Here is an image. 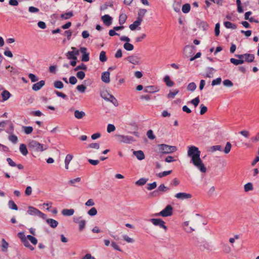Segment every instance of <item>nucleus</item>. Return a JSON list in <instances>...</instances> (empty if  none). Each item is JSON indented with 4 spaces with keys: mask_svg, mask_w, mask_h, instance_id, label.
<instances>
[{
    "mask_svg": "<svg viewBox=\"0 0 259 259\" xmlns=\"http://www.w3.org/2000/svg\"><path fill=\"white\" fill-rule=\"evenodd\" d=\"M28 146L30 150L36 152H42L48 148L47 145L40 144L35 140L30 141Z\"/></svg>",
    "mask_w": 259,
    "mask_h": 259,
    "instance_id": "1",
    "label": "nucleus"
},
{
    "mask_svg": "<svg viewBox=\"0 0 259 259\" xmlns=\"http://www.w3.org/2000/svg\"><path fill=\"white\" fill-rule=\"evenodd\" d=\"M200 154L201 152L197 147L191 146L188 147L187 155L191 158V162L200 158Z\"/></svg>",
    "mask_w": 259,
    "mask_h": 259,
    "instance_id": "2",
    "label": "nucleus"
},
{
    "mask_svg": "<svg viewBox=\"0 0 259 259\" xmlns=\"http://www.w3.org/2000/svg\"><path fill=\"white\" fill-rule=\"evenodd\" d=\"M158 147L160 152L163 154H169L177 150V148L176 146H169L164 144L158 145Z\"/></svg>",
    "mask_w": 259,
    "mask_h": 259,
    "instance_id": "3",
    "label": "nucleus"
},
{
    "mask_svg": "<svg viewBox=\"0 0 259 259\" xmlns=\"http://www.w3.org/2000/svg\"><path fill=\"white\" fill-rule=\"evenodd\" d=\"M115 137L120 143L131 144L136 141L133 137L130 136L116 135Z\"/></svg>",
    "mask_w": 259,
    "mask_h": 259,
    "instance_id": "4",
    "label": "nucleus"
},
{
    "mask_svg": "<svg viewBox=\"0 0 259 259\" xmlns=\"http://www.w3.org/2000/svg\"><path fill=\"white\" fill-rule=\"evenodd\" d=\"M27 213L31 215H37L43 219H46V214L33 206H29L28 207Z\"/></svg>",
    "mask_w": 259,
    "mask_h": 259,
    "instance_id": "5",
    "label": "nucleus"
},
{
    "mask_svg": "<svg viewBox=\"0 0 259 259\" xmlns=\"http://www.w3.org/2000/svg\"><path fill=\"white\" fill-rule=\"evenodd\" d=\"M202 173L206 172V168L203 163L200 157L191 162Z\"/></svg>",
    "mask_w": 259,
    "mask_h": 259,
    "instance_id": "6",
    "label": "nucleus"
},
{
    "mask_svg": "<svg viewBox=\"0 0 259 259\" xmlns=\"http://www.w3.org/2000/svg\"><path fill=\"white\" fill-rule=\"evenodd\" d=\"M172 214V207L171 205H167L165 208L160 212L155 214V216H161L163 217H167L171 216Z\"/></svg>",
    "mask_w": 259,
    "mask_h": 259,
    "instance_id": "7",
    "label": "nucleus"
},
{
    "mask_svg": "<svg viewBox=\"0 0 259 259\" xmlns=\"http://www.w3.org/2000/svg\"><path fill=\"white\" fill-rule=\"evenodd\" d=\"M169 190V188L165 186L163 184L160 185L158 189L150 193V195L152 197H157L160 195V192H164Z\"/></svg>",
    "mask_w": 259,
    "mask_h": 259,
    "instance_id": "8",
    "label": "nucleus"
},
{
    "mask_svg": "<svg viewBox=\"0 0 259 259\" xmlns=\"http://www.w3.org/2000/svg\"><path fill=\"white\" fill-rule=\"evenodd\" d=\"M235 56L237 58L242 59L244 61V62L248 63L252 62L254 59V55L251 54L246 53L241 55L236 54Z\"/></svg>",
    "mask_w": 259,
    "mask_h": 259,
    "instance_id": "9",
    "label": "nucleus"
},
{
    "mask_svg": "<svg viewBox=\"0 0 259 259\" xmlns=\"http://www.w3.org/2000/svg\"><path fill=\"white\" fill-rule=\"evenodd\" d=\"M17 236L20 238L21 242L26 247L28 248L31 250H33L34 249V248L30 244L28 241L27 240V238H26L24 232L18 233L17 234Z\"/></svg>",
    "mask_w": 259,
    "mask_h": 259,
    "instance_id": "10",
    "label": "nucleus"
},
{
    "mask_svg": "<svg viewBox=\"0 0 259 259\" xmlns=\"http://www.w3.org/2000/svg\"><path fill=\"white\" fill-rule=\"evenodd\" d=\"M149 221L154 225L158 226L163 228L165 231L167 230V227L165 225V222L161 219H151Z\"/></svg>",
    "mask_w": 259,
    "mask_h": 259,
    "instance_id": "11",
    "label": "nucleus"
},
{
    "mask_svg": "<svg viewBox=\"0 0 259 259\" xmlns=\"http://www.w3.org/2000/svg\"><path fill=\"white\" fill-rule=\"evenodd\" d=\"M126 60L134 65L140 64V58L136 56H130L126 58Z\"/></svg>",
    "mask_w": 259,
    "mask_h": 259,
    "instance_id": "12",
    "label": "nucleus"
},
{
    "mask_svg": "<svg viewBox=\"0 0 259 259\" xmlns=\"http://www.w3.org/2000/svg\"><path fill=\"white\" fill-rule=\"evenodd\" d=\"M175 197L180 200L188 199L192 198V195L189 193L180 192L175 195Z\"/></svg>",
    "mask_w": 259,
    "mask_h": 259,
    "instance_id": "13",
    "label": "nucleus"
},
{
    "mask_svg": "<svg viewBox=\"0 0 259 259\" xmlns=\"http://www.w3.org/2000/svg\"><path fill=\"white\" fill-rule=\"evenodd\" d=\"M81 53L82 54L81 61L83 62H88L90 60L89 54L87 53V48L81 47L80 49Z\"/></svg>",
    "mask_w": 259,
    "mask_h": 259,
    "instance_id": "14",
    "label": "nucleus"
},
{
    "mask_svg": "<svg viewBox=\"0 0 259 259\" xmlns=\"http://www.w3.org/2000/svg\"><path fill=\"white\" fill-rule=\"evenodd\" d=\"M195 48L194 46L187 45L184 49V53L187 57H189L193 54V50Z\"/></svg>",
    "mask_w": 259,
    "mask_h": 259,
    "instance_id": "15",
    "label": "nucleus"
},
{
    "mask_svg": "<svg viewBox=\"0 0 259 259\" xmlns=\"http://www.w3.org/2000/svg\"><path fill=\"white\" fill-rule=\"evenodd\" d=\"M45 84V81L43 80H40L33 84L32 89L34 91H37L41 89Z\"/></svg>",
    "mask_w": 259,
    "mask_h": 259,
    "instance_id": "16",
    "label": "nucleus"
},
{
    "mask_svg": "<svg viewBox=\"0 0 259 259\" xmlns=\"http://www.w3.org/2000/svg\"><path fill=\"white\" fill-rule=\"evenodd\" d=\"M101 19L107 26H109L111 24L112 18L109 15L106 14L102 16Z\"/></svg>",
    "mask_w": 259,
    "mask_h": 259,
    "instance_id": "17",
    "label": "nucleus"
},
{
    "mask_svg": "<svg viewBox=\"0 0 259 259\" xmlns=\"http://www.w3.org/2000/svg\"><path fill=\"white\" fill-rule=\"evenodd\" d=\"M159 91L157 87L153 85L147 86L144 88L145 93H154Z\"/></svg>",
    "mask_w": 259,
    "mask_h": 259,
    "instance_id": "18",
    "label": "nucleus"
},
{
    "mask_svg": "<svg viewBox=\"0 0 259 259\" xmlns=\"http://www.w3.org/2000/svg\"><path fill=\"white\" fill-rule=\"evenodd\" d=\"M101 79L105 83H109L110 82V72L108 71L103 72L101 75Z\"/></svg>",
    "mask_w": 259,
    "mask_h": 259,
    "instance_id": "19",
    "label": "nucleus"
},
{
    "mask_svg": "<svg viewBox=\"0 0 259 259\" xmlns=\"http://www.w3.org/2000/svg\"><path fill=\"white\" fill-rule=\"evenodd\" d=\"M133 154L139 160H142L145 157L144 153L142 150L134 151Z\"/></svg>",
    "mask_w": 259,
    "mask_h": 259,
    "instance_id": "20",
    "label": "nucleus"
},
{
    "mask_svg": "<svg viewBox=\"0 0 259 259\" xmlns=\"http://www.w3.org/2000/svg\"><path fill=\"white\" fill-rule=\"evenodd\" d=\"M46 221L47 223L52 228H55L58 225V222L53 219H47L46 218Z\"/></svg>",
    "mask_w": 259,
    "mask_h": 259,
    "instance_id": "21",
    "label": "nucleus"
},
{
    "mask_svg": "<svg viewBox=\"0 0 259 259\" xmlns=\"http://www.w3.org/2000/svg\"><path fill=\"white\" fill-rule=\"evenodd\" d=\"M215 70L212 67H208L206 70V72L203 75L204 77L212 78L213 76V73L215 72Z\"/></svg>",
    "mask_w": 259,
    "mask_h": 259,
    "instance_id": "22",
    "label": "nucleus"
},
{
    "mask_svg": "<svg viewBox=\"0 0 259 259\" xmlns=\"http://www.w3.org/2000/svg\"><path fill=\"white\" fill-rule=\"evenodd\" d=\"M189 222H188V221L185 222L183 223V226L184 230L187 233H192L193 231H194L195 230V229L193 228V227L191 226L189 227Z\"/></svg>",
    "mask_w": 259,
    "mask_h": 259,
    "instance_id": "23",
    "label": "nucleus"
},
{
    "mask_svg": "<svg viewBox=\"0 0 259 259\" xmlns=\"http://www.w3.org/2000/svg\"><path fill=\"white\" fill-rule=\"evenodd\" d=\"M142 21L140 19H137V20L134 22V23L131 24L129 26L130 29L132 31L135 30L137 29V28L140 25Z\"/></svg>",
    "mask_w": 259,
    "mask_h": 259,
    "instance_id": "24",
    "label": "nucleus"
},
{
    "mask_svg": "<svg viewBox=\"0 0 259 259\" xmlns=\"http://www.w3.org/2000/svg\"><path fill=\"white\" fill-rule=\"evenodd\" d=\"M62 215L64 216H71L74 213V210L73 209H64L61 212Z\"/></svg>",
    "mask_w": 259,
    "mask_h": 259,
    "instance_id": "25",
    "label": "nucleus"
},
{
    "mask_svg": "<svg viewBox=\"0 0 259 259\" xmlns=\"http://www.w3.org/2000/svg\"><path fill=\"white\" fill-rule=\"evenodd\" d=\"M73 158V155L72 154H67L65 159V168L68 169L69 168V164L70 162Z\"/></svg>",
    "mask_w": 259,
    "mask_h": 259,
    "instance_id": "26",
    "label": "nucleus"
},
{
    "mask_svg": "<svg viewBox=\"0 0 259 259\" xmlns=\"http://www.w3.org/2000/svg\"><path fill=\"white\" fill-rule=\"evenodd\" d=\"M85 115V113L84 112L82 111H79L78 110H76L74 111V116L77 119H80L82 118Z\"/></svg>",
    "mask_w": 259,
    "mask_h": 259,
    "instance_id": "27",
    "label": "nucleus"
},
{
    "mask_svg": "<svg viewBox=\"0 0 259 259\" xmlns=\"http://www.w3.org/2000/svg\"><path fill=\"white\" fill-rule=\"evenodd\" d=\"M146 13H147V10L146 9H140L138 11L137 19H140L141 21H143V18Z\"/></svg>",
    "mask_w": 259,
    "mask_h": 259,
    "instance_id": "28",
    "label": "nucleus"
},
{
    "mask_svg": "<svg viewBox=\"0 0 259 259\" xmlns=\"http://www.w3.org/2000/svg\"><path fill=\"white\" fill-rule=\"evenodd\" d=\"M19 150L21 154L24 156H26L28 154L26 146L24 144H20Z\"/></svg>",
    "mask_w": 259,
    "mask_h": 259,
    "instance_id": "29",
    "label": "nucleus"
},
{
    "mask_svg": "<svg viewBox=\"0 0 259 259\" xmlns=\"http://www.w3.org/2000/svg\"><path fill=\"white\" fill-rule=\"evenodd\" d=\"M222 249L223 252L227 254L230 253L232 251L231 247L229 246V244L226 243L223 244Z\"/></svg>",
    "mask_w": 259,
    "mask_h": 259,
    "instance_id": "30",
    "label": "nucleus"
},
{
    "mask_svg": "<svg viewBox=\"0 0 259 259\" xmlns=\"http://www.w3.org/2000/svg\"><path fill=\"white\" fill-rule=\"evenodd\" d=\"M163 80L165 82L166 85L169 87H172L174 84V82L170 80V77L168 75L165 76Z\"/></svg>",
    "mask_w": 259,
    "mask_h": 259,
    "instance_id": "31",
    "label": "nucleus"
},
{
    "mask_svg": "<svg viewBox=\"0 0 259 259\" xmlns=\"http://www.w3.org/2000/svg\"><path fill=\"white\" fill-rule=\"evenodd\" d=\"M230 62L235 65H238L243 64L244 62V61L241 59H236L235 58H231Z\"/></svg>",
    "mask_w": 259,
    "mask_h": 259,
    "instance_id": "32",
    "label": "nucleus"
},
{
    "mask_svg": "<svg viewBox=\"0 0 259 259\" xmlns=\"http://www.w3.org/2000/svg\"><path fill=\"white\" fill-rule=\"evenodd\" d=\"M217 150L222 151V148L221 145H215V146H211L208 150L209 152H210L212 153H213Z\"/></svg>",
    "mask_w": 259,
    "mask_h": 259,
    "instance_id": "33",
    "label": "nucleus"
},
{
    "mask_svg": "<svg viewBox=\"0 0 259 259\" xmlns=\"http://www.w3.org/2000/svg\"><path fill=\"white\" fill-rule=\"evenodd\" d=\"M224 26L227 28H231L233 29H235L237 28V26L235 24H234L229 21L224 22Z\"/></svg>",
    "mask_w": 259,
    "mask_h": 259,
    "instance_id": "34",
    "label": "nucleus"
},
{
    "mask_svg": "<svg viewBox=\"0 0 259 259\" xmlns=\"http://www.w3.org/2000/svg\"><path fill=\"white\" fill-rule=\"evenodd\" d=\"M54 86L56 89H62L64 87L63 82L60 80L55 81L53 83Z\"/></svg>",
    "mask_w": 259,
    "mask_h": 259,
    "instance_id": "35",
    "label": "nucleus"
},
{
    "mask_svg": "<svg viewBox=\"0 0 259 259\" xmlns=\"http://www.w3.org/2000/svg\"><path fill=\"white\" fill-rule=\"evenodd\" d=\"M191 6L189 4H185L182 6V11L185 13L187 14L189 12L190 10Z\"/></svg>",
    "mask_w": 259,
    "mask_h": 259,
    "instance_id": "36",
    "label": "nucleus"
},
{
    "mask_svg": "<svg viewBox=\"0 0 259 259\" xmlns=\"http://www.w3.org/2000/svg\"><path fill=\"white\" fill-rule=\"evenodd\" d=\"M148 181V179L141 178L138 181H136L135 184L137 186H143Z\"/></svg>",
    "mask_w": 259,
    "mask_h": 259,
    "instance_id": "37",
    "label": "nucleus"
},
{
    "mask_svg": "<svg viewBox=\"0 0 259 259\" xmlns=\"http://www.w3.org/2000/svg\"><path fill=\"white\" fill-rule=\"evenodd\" d=\"M108 101H110V102H111L115 107H117L118 106V102L117 100L112 95H111V96H109Z\"/></svg>",
    "mask_w": 259,
    "mask_h": 259,
    "instance_id": "38",
    "label": "nucleus"
},
{
    "mask_svg": "<svg viewBox=\"0 0 259 259\" xmlns=\"http://www.w3.org/2000/svg\"><path fill=\"white\" fill-rule=\"evenodd\" d=\"M126 19H127V16H126V14H121L119 16V23L120 25L123 24L125 22Z\"/></svg>",
    "mask_w": 259,
    "mask_h": 259,
    "instance_id": "39",
    "label": "nucleus"
},
{
    "mask_svg": "<svg viewBox=\"0 0 259 259\" xmlns=\"http://www.w3.org/2000/svg\"><path fill=\"white\" fill-rule=\"evenodd\" d=\"M8 205L9 207L11 209H13L15 210H18V207L17 205L15 204L14 201L12 200L9 201Z\"/></svg>",
    "mask_w": 259,
    "mask_h": 259,
    "instance_id": "40",
    "label": "nucleus"
},
{
    "mask_svg": "<svg viewBox=\"0 0 259 259\" xmlns=\"http://www.w3.org/2000/svg\"><path fill=\"white\" fill-rule=\"evenodd\" d=\"M10 93L6 90H5L2 93V96L4 101L7 100L10 97Z\"/></svg>",
    "mask_w": 259,
    "mask_h": 259,
    "instance_id": "41",
    "label": "nucleus"
},
{
    "mask_svg": "<svg viewBox=\"0 0 259 259\" xmlns=\"http://www.w3.org/2000/svg\"><path fill=\"white\" fill-rule=\"evenodd\" d=\"M231 148H232V145H231V143L229 142H228L226 144V146H225L224 149L223 150L225 154H228L230 152Z\"/></svg>",
    "mask_w": 259,
    "mask_h": 259,
    "instance_id": "42",
    "label": "nucleus"
},
{
    "mask_svg": "<svg viewBox=\"0 0 259 259\" xmlns=\"http://www.w3.org/2000/svg\"><path fill=\"white\" fill-rule=\"evenodd\" d=\"M73 16L72 12H69L61 15L60 17L61 18L64 20H67L71 18Z\"/></svg>",
    "mask_w": 259,
    "mask_h": 259,
    "instance_id": "43",
    "label": "nucleus"
},
{
    "mask_svg": "<svg viewBox=\"0 0 259 259\" xmlns=\"http://www.w3.org/2000/svg\"><path fill=\"white\" fill-rule=\"evenodd\" d=\"M2 250L3 252H5L7 250V249L9 246V244L4 239H2Z\"/></svg>",
    "mask_w": 259,
    "mask_h": 259,
    "instance_id": "44",
    "label": "nucleus"
},
{
    "mask_svg": "<svg viewBox=\"0 0 259 259\" xmlns=\"http://www.w3.org/2000/svg\"><path fill=\"white\" fill-rule=\"evenodd\" d=\"M100 61L102 62H105L107 61V57L106 56V52L105 51H101L99 56Z\"/></svg>",
    "mask_w": 259,
    "mask_h": 259,
    "instance_id": "45",
    "label": "nucleus"
},
{
    "mask_svg": "<svg viewBox=\"0 0 259 259\" xmlns=\"http://www.w3.org/2000/svg\"><path fill=\"white\" fill-rule=\"evenodd\" d=\"M196 87V84L194 82H192L189 83V84L187 86V89L188 91L193 92L195 90Z\"/></svg>",
    "mask_w": 259,
    "mask_h": 259,
    "instance_id": "46",
    "label": "nucleus"
},
{
    "mask_svg": "<svg viewBox=\"0 0 259 259\" xmlns=\"http://www.w3.org/2000/svg\"><path fill=\"white\" fill-rule=\"evenodd\" d=\"M67 59H73L76 60L77 59V57L75 56L74 55V53L73 51H68L66 54Z\"/></svg>",
    "mask_w": 259,
    "mask_h": 259,
    "instance_id": "47",
    "label": "nucleus"
},
{
    "mask_svg": "<svg viewBox=\"0 0 259 259\" xmlns=\"http://www.w3.org/2000/svg\"><path fill=\"white\" fill-rule=\"evenodd\" d=\"M123 48L126 51H131L133 50L134 46L132 44H130L129 42H125L123 45Z\"/></svg>",
    "mask_w": 259,
    "mask_h": 259,
    "instance_id": "48",
    "label": "nucleus"
},
{
    "mask_svg": "<svg viewBox=\"0 0 259 259\" xmlns=\"http://www.w3.org/2000/svg\"><path fill=\"white\" fill-rule=\"evenodd\" d=\"M22 128L23 129L24 133L27 135L31 134L33 131V127L30 126H23L22 127Z\"/></svg>",
    "mask_w": 259,
    "mask_h": 259,
    "instance_id": "49",
    "label": "nucleus"
},
{
    "mask_svg": "<svg viewBox=\"0 0 259 259\" xmlns=\"http://www.w3.org/2000/svg\"><path fill=\"white\" fill-rule=\"evenodd\" d=\"M172 172V170H168V171H164L162 172H159L156 175L159 178H161L163 177H165L169 174H170Z\"/></svg>",
    "mask_w": 259,
    "mask_h": 259,
    "instance_id": "50",
    "label": "nucleus"
},
{
    "mask_svg": "<svg viewBox=\"0 0 259 259\" xmlns=\"http://www.w3.org/2000/svg\"><path fill=\"white\" fill-rule=\"evenodd\" d=\"M157 187V183L155 182L152 183H149L147 185V189L148 190H152L156 188Z\"/></svg>",
    "mask_w": 259,
    "mask_h": 259,
    "instance_id": "51",
    "label": "nucleus"
},
{
    "mask_svg": "<svg viewBox=\"0 0 259 259\" xmlns=\"http://www.w3.org/2000/svg\"><path fill=\"white\" fill-rule=\"evenodd\" d=\"M179 90H175L174 92H170L168 94H167V98H171V99H173L175 98V97L176 96V95H177L178 93H179Z\"/></svg>",
    "mask_w": 259,
    "mask_h": 259,
    "instance_id": "52",
    "label": "nucleus"
},
{
    "mask_svg": "<svg viewBox=\"0 0 259 259\" xmlns=\"http://www.w3.org/2000/svg\"><path fill=\"white\" fill-rule=\"evenodd\" d=\"M88 214L90 216H95L97 214V210L95 207H92L88 211Z\"/></svg>",
    "mask_w": 259,
    "mask_h": 259,
    "instance_id": "53",
    "label": "nucleus"
},
{
    "mask_svg": "<svg viewBox=\"0 0 259 259\" xmlns=\"http://www.w3.org/2000/svg\"><path fill=\"white\" fill-rule=\"evenodd\" d=\"M180 6L181 4L180 2H175L174 4V10L176 12H180Z\"/></svg>",
    "mask_w": 259,
    "mask_h": 259,
    "instance_id": "54",
    "label": "nucleus"
},
{
    "mask_svg": "<svg viewBox=\"0 0 259 259\" xmlns=\"http://www.w3.org/2000/svg\"><path fill=\"white\" fill-rule=\"evenodd\" d=\"M244 191L248 192L253 189L252 184L251 183H248L244 185Z\"/></svg>",
    "mask_w": 259,
    "mask_h": 259,
    "instance_id": "55",
    "label": "nucleus"
},
{
    "mask_svg": "<svg viewBox=\"0 0 259 259\" xmlns=\"http://www.w3.org/2000/svg\"><path fill=\"white\" fill-rule=\"evenodd\" d=\"M28 77L30 79L32 82H35L38 80V78L35 75L32 73H29L28 74Z\"/></svg>",
    "mask_w": 259,
    "mask_h": 259,
    "instance_id": "56",
    "label": "nucleus"
},
{
    "mask_svg": "<svg viewBox=\"0 0 259 259\" xmlns=\"http://www.w3.org/2000/svg\"><path fill=\"white\" fill-rule=\"evenodd\" d=\"M200 102L199 97L192 99L190 103L192 104L195 107H197Z\"/></svg>",
    "mask_w": 259,
    "mask_h": 259,
    "instance_id": "57",
    "label": "nucleus"
},
{
    "mask_svg": "<svg viewBox=\"0 0 259 259\" xmlns=\"http://www.w3.org/2000/svg\"><path fill=\"white\" fill-rule=\"evenodd\" d=\"M80 69L86 70L87 69V66L85 64L82 63L81 65H78L77 66H76L74 68V70L75 71H77L78 70H80Z\"/></svg>",
    "mask_w": 259,
    "mask_h": 259,
    "instance_id": "58",
    "label": "nucleus"
},
{
    "mask_svg": "<svg viewBox=\"0 0 259 259\" xmlns=\"http://www.w3.org/2000/svg\"><path fill=\"white\" fill-rule=\"evenodd\" d=\"M222 81V79L221 77H218L215 79H213L211 82V85L212 86L219 85L221 84Z\"/></svg>",
    "mask_w": 259,
    "mask_h": 259,
    "instance_id": "59",
    "label": "nucleus"
},
{
    "mask_svg": "<svg viewBox=\"0 0 259 259\" xmlns=\"http://www.w3.org/2000/svg\"><path fill=\"white\" fill-rule=\"evenodd\" d=\"M76 89L80 93H84L86 90V87L83 84L78 85L76 87Z\"/></svg>",
    "mask_w": 259,
    "mask_h": 259,
    "instance_id": "60",
    "label": "nucleus"
},
{
    "mask_svg": "<svg viewBox=\"0 0 259 259\" xmlns=\"http://www.w3.org/2000/svg\"><path fill=\"white\" fill-rule=\"evenodd\" d=\"M224 85L227 87H231L233 85V82L229 79H225L223 81Z\"/></svg>",
    "mask_w": 259,
    "mask_h": 259,
    "instance_id": "61",
    "label": "nucleus"
},
{
    "mask_svg": "<svg viewBox=\"0 0 259 259\" xmlns=\"http://www.w3.org/2000/svg\"><path fill=\"white\" fill-rule=\"evenodd\" d=\"M9 140L14 144H16L18 141V138L16 136L12 135L9 136Z\"/></svg>",
    "mask_w": 259,
    "mask_h": 259,
    "instance_id": "62",
    "label": "nucleus"
},
{
    "mask_svg": "<svg viewBox=\"0 0 259 259\" xmlns=\"http://www.w3.org/2000/svg\"><path fill=\"white\" fill-rule=\"evenodd\" d=\"M147 136L150 140H153L155 138V136L154 135L153 131L151 130L147 131Z\"/></svg>",
    "mask_w": 259,
    "mask_h": 259,
    "instance_id": "63",
    "label": "nucleus"
},
{
    "mask_svg": "<svg viewBox=\"0 0 259 259\" xmlns=\"http://www.w3.org/2000/svg\"><path fill=\"white\" fill-rule=\"evenodd\" d=\"M200 115L204 114L207 110V107L204 106L203 104H201L200 105Z\"/></svg>",
    "mask_w": 259,
    "mask_h": 259,
    "instance_id": "64",
    "label": "nucleus"
}]
</instances>
